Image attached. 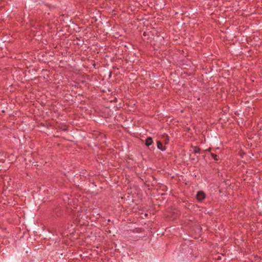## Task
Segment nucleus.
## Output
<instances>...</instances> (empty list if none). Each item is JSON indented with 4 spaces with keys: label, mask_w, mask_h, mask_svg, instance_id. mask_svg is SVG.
Here are the masks:
<instances>
[{
    "label": "nucleus",
    "mask_w": 262,
    "mask_h": 262,
    "mask_svg": "<svg viewBox=\"0 0 262 262\" xmlns=\"http://www.w3.org/2000/svg\"><path fill=\"white\" fill-rule=\"evenodd\" d=\"M205 198L206 194L203 191H200L196 194V198L199 201H202L204 200Z\"/></svg>",
    "instance_id": "nucleus-1"
},
{
    "label": "nucleus",
    "mask_w": 262,
    "mask_h": 262,
    "mask_svg": "<svg viewBox=\"0 0 262 262\" xmlns=\"http://www.w3.org/2000/svg\"><path fill=\"white\" fill-rule=\"evenodd\" d=\"M152 139L151 137H148L145 140V144L146 146H149L152 143Z\"/></svg>",
    "instance_id": "nucleus-2"
},
{
    "label": "nucleus",
    "mask_w": 262,
    "mask_h": 262,
    "mask_svg": "<svg viewBox=\"0 0 262 262\" xmlns=\"http://www.w3.org/2000/svg\"><path fill=\"white\" fill-rule=\"evenodd\" d=\"M157 147L159 149H161L162 151L165 150V149H166L165 147L163 146V145L162 144V143L161 142H160V141H157Z\"/></svg>",
    "instance_id": "nucleus-3"
},
{
    "label": "nucleus",
    "mask_w": 262,
    "mask_h": 262,
    "mask_svg": "<svg viewBox=\"0 0 262 262\" xmlns=\"http://www.w3.org/2000/svg\"><path fill=\"white\" fill-rule=\"evenodd\" d=\"M200 149L199 147H193V152L194 153H199L200 152Z\"/></svg>",
    "instance_id": "nucleus-4"
},
{
    "label": "nucleus",
    "mask_w": 262,
    "mask_h": 262,
    "mask_svg": "<svg viewBox=\"0 0 262 262\" xmlns=\"http://www.w3.org/2000/svg\"><path fill=\"white\" fill-rule=\"evenodd\" d=\"M211 156L215 160H219V158H218V156H217L216 155L214 154H211Z\"/></svg>",
    "instance_id": "nucleus-5"
}]
</instances>
